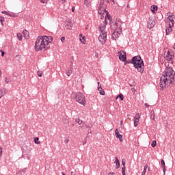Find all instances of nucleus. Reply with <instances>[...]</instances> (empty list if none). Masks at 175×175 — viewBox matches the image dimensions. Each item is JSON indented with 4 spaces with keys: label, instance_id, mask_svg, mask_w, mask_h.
Returning <instances> with one entry per match:
<instances>
[{
    "label": "nucleus",
    "instance_id": "f257e3e1",
    "mask_svg": "<svg viewBox=\"0 0 175 175\" xmlns=\"http://www.w3.org/2000/svg\"><path fill=\"white\" fill-rule=\"evenodd\" d=\"M173 57H174V53L172 51H168L164 53V58L167 62L165 63V69L160 79L159 85L161 88L169 87V85L172 84L174 80L175 72L173 68L170 66V65H173Z\"/></svg>",
    "mask_w": 175,
    "mask_h": 175
},
{
    "label": "nucleus",
    "instance_id": "f03ea898",
    "mask_svg": "<svg viewBox=\"0 0 175 175\" xmlns=\"http://www.w3.org/2000/svg\"><path fill=\"white\" fill-rule=\"evenodd\" d=\"M51 42H53L52 36H38L35 42L34 49L36 51H43V50H49V44L51 43Z\"/></svg>",
    "mask_w": 175,
    "mask_h": 175
},
{
    "label": "nucleus",
    "instance_id": "7ed1b4c3",
    "mask_svg": "<svg viewBox=\"0 0 175 175\" xmlns=\"http://www.w3.org/2000/svg\"><path fill=\"white\" fill-rule=\"evenodd\" d=\"M130 62L134 65V68L137 69V72L139 73L144 72V62L140 55L133 57Z\"/></svg>",
    "mask_w": 175,
    "mask_h": 175
},
{
    "label": "nucleus",
    "instance_id": "20e7f679",
    "mask_svg": "<svg viewBox=\"0 0 175 175\" xmlns=\"http://www.w3.org/2000/svg\"><path fill=\"white\" fill-rule=\"evenodd\" d=\"M106 29V23H102L100 24L98 27V31L100 32V35L98 36V41L101 44H104L106 43V40H107V32L105 31Z\"/></svg>",
    "mask_w": 175,
    "mask_h": 175
},
{
    "label": "nucleus",
    "instance_id": "39448f33",
    "mask_svg": "<svg viewBox=\"0 0 175 175\" xmlns=\"http://www.w3.org/2000/svg\"><path fill=\"white\" fill-rule=\"evenodd\" d=\"M112 29H113V32L112 33L111 39L113 40H117L118 38H120V36L122 33V29H121V27L118 25V23H116L111 26Z\"/></svg>",
    "mask_w": 175,
    "mask_h": 175
},
{
    "label": "nucleus",
    "instance_id": "423d86ee",
    "mask_svg": "<svg viewBox=\"0 0 175 175\" xmlns=\"http://www.w3.org/2000/svg\"><path fill=\"white\" fill-rule=\"evenodd\" d=\"M75 100L76 102L79 103V105H82L83 106H85L86 101H85V96L83 95V93L79 92H77L75 95Z\"/></svg>",
    "mask_w": 175,
    "mask_h": 175
},
{
    "label": "nucleus",
    "instance_id": "0eeeda50",
    "mask_svg": "<svg viewBox=\"0 0 175 175\" xmlns=\"http://www.w3.org/2000/svg\"><path fill=\"white\" fill-rule=\"evenodd\" d=\"M118 56L119 57V59L120 61H122V62L126 61V53H125V51H124L123 50L118 52Z\"/></svg>",
    "mask_w": 175,
    "mask_h": 175
},
{
    "label": "nucleus",
    "instance_id": "6e6552de",
    "mask_svg": "<svg viewBox=\"0 0 175 175\" xmlns=\"http://www.w3.org/2000/svg\"><path fill=\"white\" fill-rule=\"evenodd\" d=\"M154 27H155V21L154 20V18H150L148 21V28H149V29H151V28H154Z\"/></svg>",
    "mask_w": 175,
    "mask_h": 175
},
{
    "label": "nucleus",
    "instance_id": "1a4fd4ad",
    "mask_svg": "<svg viewBox=\"0 0 175 175\" xmlns=\"http://www.w3.org/2000/svg\"><path fill=\"white\" fill-rule=\"evenodd\" d=\"M73 27V22L70 19H68L66 21V28L67 29H72V27Z\"/></svg>",
    "mask_w": 175,
    "mask_h": 175
},
{
    "label": "nucleus",
    "instance_id": "9d476101",
    "mask_svg": "<svg viewBox=\"0 0 175 175\" xmlns=\"http://www.w3.org/2000/svg\"><path fill=\"white\" fill-rule=\"evenodd\" d=\"M115 135H116L117 139H119L120 142L122 143V135L120 134V131H118V129H116L115 131Z\"/></svg>",
    "mask_w": 175,
    "mask_h": 175
},
{
    "label": "nucleus",
    "instance_id": "9b49d317",
    "mask_svg": "<svg viewBox=\"0 0 175 175\" xmlns=\"http://www.w3.org/2000/svg\"><path fill=\"white\" fill-rule=\"evenodd\" d=\"M1 13H3V14H6V16H9V17H16V14L10 11H3Z\"/></svg>",
    "mask_w": 175,
    "mask_h": 175
},
{
    "label": "nucleus",
    "instance_id": "f8f14e48",
    "mask_svg": "<svg viewBox=\"0 0 175 175\" xmlns=\"http://www.w3.org/2000/svg\"><path fill=\"white\" fill-rule=\"evenodd\" d=\"M174 27V20L168 21L166 27L172 29Z\"/></svg>",
    "mask_w": 175,
    "mask_h": 175
},
{
    "label": "nucleus",
    "instance_id": "ddd939ff",
    "mask_svg": "<svg viewBox=\"0 0 175 175\" xmlns=\"http://www.w3.org/2000/svg\"><path fill=\"white\" fill-rule=\"evenodd\" d=\"M106 12H107V11H106V8H105V7L99 6L98 11L99 14H105V13H106Z\"/></svg>",
    "mask_w": 175,
    "mask_h": 175
},
{
    "label": "nucleus",
    "instance_id": "4468645a",
    "mask_svg": "<svg viewBox=\"0 0 175 175\" xmlns=\"http://www.w3.org/2000/svg\"><path fill=\"white\" fill-rule=\"evenodd\" d=\"M99 84H100V83L98 82V92H99L100 95H105V91L102 88V86L99 85Z\"/></svg>",
    "mask_w": 175,
    "mask_h": 175
},
{
    "label": "nucleus",
    "instance_id": "2eb2a0df",
    "mask_svg": "<svg viewBox=\"0 0 175 175\" xmlns=\"http://www.w3.org/2000/svg\"><path fill=\"white\" fill-rule=\"evenodd\" d=\"M161 166L163 167V174L165 175L166 174V167L165 165V160L161 159Z\"/></svg>",
    "mask_w": 175,
    "mask_h": 175
},
{
    "label": "nucleus",
    "instance_id": "dca6fc26",
    "mask_svg": "<svg viewBox=\"0 0 175 175\" xmlns=\"http://www.w3.org/2000/svg\"><path fill=\"white\" fill-rule=\"evenodd\" d=\"M107 20L109 21H111V16L109 15V12H107V15L105 16V22H103V23H105V24H107Z\"/></svg>",
    "mask_w": 175,
    "mask_h": 175
},
{
    "label": "nucleus",
    "instance_id": "f3484780",
    "mask_svg": "<svg viewBox=\"0 0 175 175\" xmlns=\"http://www.w3.org/2000/svg\"><path fill=\"white\" fill-rule=\"evenodd\" d=\"M23 36L25 39H29V31L27 30H23Z\"/></svg>",
    "mask_w": 175,
    "mask_h": 175
},
{
    "label": "nucleus",
    "instance_id": "a211bd4d",
    "mask_svg": "<svg viewBox=\"0 0 175 175\" xmlns=\"http://www.w3.org/2000/svg\"><path fill=\"white\" fill-rule=\"evenodd\" d=\"M72 73H73V68L69 67L66 72V75L69 77L72 75Z\"/></svg>",
    "mask_w": 175,
    "mask_h": 175
},
{
    "label": "nucleus",
    "instance_id": "6ab92c4d",
    "mask_svg": "<svg viewBox=\"0 0 175 175\" xmlns=\"http://www.w3.org/2000/svg\"><path fill=\"white\" fill-rule=\"evenodd\" d=\"M79 40L83 44H85V37L83 36V34L79 35Z\"/></svg>",
    "mask_w": 175,
    "mask_h": 175
},
{
    "label": "nucleus",
    "instance_id": "aec40b11",
    "mask_svg": "<svg viewBox=\"0 0 175 175\" xmlns=\"http://www.w3.org/2000/svg\"><path fill=\"white\" fill-rule=\"evenodd\" d=\"M158 10V7L157 5H152L151 6V12L152 13H155Z\"/></svg>",
    "mask_w": 175,
    "mask_h": 175
},
{
    "label": "nucleus",
    "instance_id": "412c9836",
    "mask_svg": "<svg viewBox=\"0 0 175 175\" xmlns=\"http://www.w3.org/2000/svg\"><path fill=\"white\" fill-rule=\"evenodd\" d=\"M115 162L116 165V169H118V167H120V160L118 159V157L115 158Z\"/></svg>",
    "mask_w": 175,
    "mask_h": 175
},
{
    "label": "nucleus",
    "instance_id": "4be33fe9",
    "mask_svg": "<svg viewBox=\"0 0 175 175\" xmlns=\"http://www.w3.org/2000/svg\"><path fill=\"white\" fill-rule=\"evenodd\" d=\"M172 31H173V29L170 27H166V29H165L166 35H170V32H172Z\"/></svg>",
    "mask_w": 175,
    "mask_h": 175
},
{
    "label": "nucleus",
    "instance_id": "5701e85b",
    "mask_svg": "<svg viewBox=\"0 0 175 175\" xmlns=\"http://www.w3.org/2000/svg\"><path fill=\"white\" fill-rule=\"evenodd\" d=\"M84 3L87 8H90V6H91V1L90 0H85Z\"/></svg>",
    "mask_w": 175,
    "mask_h": 175
},
{
    "label": "nucleus",
    "instance_id": "b1692460",
    "mask_svg": "<svg viewBox=\"0 0 175 175\" xmlns=\"http://www.w3.org/2000/svg\"><path fill=\"white\" fill-rule=\"evenodd\" d=\"M12 79L10 77H5V83L6 84H9V83H11Z\"/></svg>",
    "mask_w": 175,
    "mask_h": 175
},
{
    "label": "nucleus",
    "instance_id": "393cba45",
    "mask_svg": "<svg viewBox=\"0 0 175 175\" xmlns=\"http://www.w3.org/2000/svg\"><path fill=\"white\" fill-rule=\"evenodd\" d=\"M75 122H77V124H79V125H81V124H83V120H80V118H77L75 119Z\"/></svg>",
    "mask_w": 175,
    "mask_h": 175
},
{
    "label": "nucleus",
    "instance_id": "a878e982",
    "mask_svg": "<svg viewBox=\"0 0 175 175\" xmlns=\"http://www.w3.org/2000/svg\"><path fill=\"white\" fill-rule=\"evenodd\" d=\"M0 23L2 25V27H3V23H5V17L0 16Z\"/></svg>",
    "mask_w": 175,
    "mask_h": 175
},
{
    "label": "nucleus",
    "instance_id": "bb28decb",
    "mask_svg": "<svg viewBox=\"0 0 175 175\" xmlns=\"http://www.w3.org/2000/svg\"><path fill=\"white\" fill-rule=\"evenodd\" d=\"M17 38H18V40H20V41L23 40V34H21V33H18Z\"/></svg>",
    "mask_w": 175,
    "mask_h": 175
},
{
    "label": "nucleus",
    "instance_id": "cd10ccee",
    "mask_svg": "<svg viewBox=\"0 0 175 175\" xmlns=\"http://www.w3.org/2000/svg\"><path fill=\"white\" fill-rule=\"evenodd\" d=\"M37 75L38 77H42V76L43 75V71L42 70H38L37 72Z\"/></svg>",
    "mask_w": 175,
    "mask_h": 175
},
{
    "label": "nucleus",
    "instance_id": "c85d7f7f",
    "mask_svg": "<svg viewBox=\"0 0 175 175\" xmlns=\"http://www.w3.org/2000/svg\"><path fill=\"white\" fill-rule=\"evenodd\" d=\"M34 143L36 144H40V142H39V137H35L34 138Z\"/></svg>",
    "mask_w": 175,
    "mask_h": 175
},
{
    "label": "nucleus",
    "instance_id": "c756f323",
    "mask_svg": "<svg viewBox=\"0 0 175 175\" xmlns=\"http://www.w3.org/2000/svg\"><path fill=\"white\" fill-rule=\"evenodd\" d=\"M139 125V120L137 119H134V126H137Z\"/></svg>",
    "mask_w": 175,
    "mask_h": 175
},
{
    "label": "nucleus",
    "instance_id": "7c9ffc66",
    "mask_svg": "<svg viewBox=\"0 0 175 175\" xmlns=\"http://www.w3.org/2000/svg\"><path fill=\"white\" fill-rule=\"evenodd\" d=\"M4 91L5 90L3 89H0V99H1V98H2V96H3Z\"/></svg>",
    "mask_w": 175,
    "mask_h": 175
},
{
    "label": "nucleus",
    "instance_id": "2f4dec72",
    "mask_svg": "<svg viewBox=\"0 0 175 175\" xmlns=\"http://www.w3.org/2000/svg\"><path fill=\"white\" fill-rule=\"evenodd\" d=\"M118 98H120L121 100H124V95H123L122 94H120L117 96L116 99H117Z\"/></svg>",
    "mask_w": 175,
    "mask_h": 175
},
{
    "label": "nucleus",
    "instance_id": "473e14b6",
    "mask_svg": "<svg viewBox=\"0 0 175 175\" xmlns=\"http://www.w3.org/2000/svg\"><path fill=\"white\" fill-rule=\"evenodd\" d=\"M134 120H140V113H137L134 118Z\"/></svg>",
    "mask_w": 175,
    "mask_h": 175
},
{
    "label": "nucleus",
    "instance_id": "72a5a7b5",
    "mask_svg": "<svg viewBox=\"0 0 175 175\" xmlns=\"http://www.w3.org/2000/svg\"><path fill=\"white\" fill-rule=\"evenodd\" d=\"M151 119L153 120V121H155V114L154 113V112H153V113H152V112H151Z\"/></svg>",
    "mask_w": 175,
    "mask_h": 175
},
{
    "label": "nucleus",
    "instance_id": "f704fd0d",
    "mask_svg": "<svg viewBox=\"0 0 175 175\" xmlns=\"http://www.w3.org/2000/svg\"><path fill=\"white\" fill-rule=\"evenodd\" d=\"M151 146L152 147H155L157 146V141H152Z\"/></svg>",
    "mask_w": 175,
    "mask_h": 175
},
{
    "label": "nucleus",
    "instance_id": "c9c22d12",
    "mask_svg": "<svg viewBox=\"0 0 175 175\" xmlns=\"http://www.w3.org/2000/svg\"><path fill=\"white\" fill-rule=\"evenodd\" d=\"M122 174L126 175L125 174V166L122 167Z\"/></svg>",
    "mask_w": 175,
    "mask_h": 175
},
{
    "label": "nucleus",
    "instance_id": "e433bc0d",
    "mask_svg": "<svg viewBox=\"0 0 175 175\" xmlns=\"http://www.w3.org/2000/svg\"><path fill=\"white\" fill-rule=\"evenodd\" d=\"M64 143H65V144H68V143H69V138L68 137L65 138Z\"/></svg>",
    "mask_w": 175,
    "mask_h": 175
},
{
    "label": "nucleus",
    "instance_id": "4c0bfd02",
    "mask_svg": "<svg viewBox=\"0 0 175 175\" xmlns=\"http://www.w3.org/2000/svg\"><path fill=\"white\" fill-rule=\"evenodd\" d=\"M103 3H105V0H100L99 6H103Z\"/></svg>",
    "mask_w": 175,
    "mask_h": 175
},
{
    "label": "nucleus",
    "instance_id": "58836bf2",
    "mask_svg": "<svg viewBox=\"0 0 175 175\" xmlns=\"http://www.w3.org/2000/svg\"><path fill=\"white\" fill-rule=\"evenodd\" d=\"M167 18H168V21H172V20H173V16H172V15H170L168 17H167Z\"/></svg>",
    "mask_w": 175,
    "mask_h": 175
},
{
    "label": "nucleus",
    "instance_id": "ea45409f",
    "mask_svg": "<svg viewBox=\"0 0 175 175\" xmlns=\"http://www.w3.org/2000/svg\"><path fill=\"white\" fill-rule=\"evenodd\" d=\"M41 3H47V0H40Z\"/></svg>",
    "mask_w": 175,
    "mask_h": 175
},
{
    "label": "nucleus",
    "instance_id": "a19ab883",
    "mask_svg": "<svg viewBox=\"0 0 175 175\" xmlns=\"http://www.w3.org/2000/svg\"><path fill=\"white\" fill-rule=\"evenodd\" d=\"M60 40H61V42H65V37H62V38H60Z\"/></svg>",
    "mask_w": 175,
    "mask_h": 175
},
{
    "label": "nucleus",
    "instance_id": "79ce46f5",
    "mask_svg": "<svg viewBox=\"0 0 175 175\" xmlns=\"http://www.w3.org/2000/svg\"><path fill=\"white\" fill-rule=\"evenodd\" d=\"M85 144H87V139H85L83 142V145L84 146Z\"/></svg>",
    "mask_w": 175,
    "mask_h": 175
},
{
    "label": "nucleus",
    "instance_id": "37998d69",
    "mask_svg": "<svg viewBox=\"0 0 175 175\" xmlns=\"http://www.w3.org/2000/svg\"><path fill=\"white\" fill-rule=\"evenodd\" d=\"M2 157V147L0 146V158Z\"/></svg>",
    "mask_w": 175,
    "mask_h": 175
},
{
    "label": "nucleus",
    "instance_id": "c03bdc74",
    "mask_svg": "<svg viewBox=\"0 0 175 175\" xmlns=\"http://www.w3.org/2000/svg\"><path fill=\"white\" fill-rule=\"evenodd\" d=\"M1 53V57H3V55H5V52L2 50H0Z\"/></svg>",
    "mask_w": 175,
    "mask_h": 175
},
{
    "label": "nucleus",
    "instance_id": "a18cd8bd",
    "mask_svg": "<svg viewBox=\"0 0 175 175\" xmlns=\"http://www.w3.org/2000/svg\"><path fill=\"white\" fill-rule=\"evenodd\" d=\"M70 175H76V173L75 172L72 171L70 172Z\"/></svg>",
    "mask_w": 175,
    "mask_h": 175
},
{
    "label": "nucleus",
    "instance_id": "49530a36",
    "mask_svg": "<svg viewBox=\"0 0 175 175\" xmlns=\"http://www.w3.org/2000/svg\"><path fill=\"white\" fill-rule=\"evenodd\" d=\"M72 13L75 12V6L72 7V9H71Z\"/></svg>",
    "mask_w": 175,
    "mask_h": 175
},
{
    "label": "nucleus",
    "instance_id": "de8ad7c7",
    "mask_svg": "<svg viewBox=\"0 0 175 175\" xmlns=\"http://www.w3.org/2000/svg\"><path fill=\"white\" fill-rule=\"evenodd\" d=\"M145 106H146V107H150V105H148V103H145Z\"/></svg>",
    "mask_w": 175,
    "mask_h": 175
},
{
    "label": "nucleus",
    "instance_id": "09e8293b",
    "mask_svg": "<svg viewBox=\"0 0 175 175\" xmlns=\"http://www.w3.org/2000/svg\"><path fill=\"white\" fill-rule=\"evenodd\" d=\"M82 126H85V128H87V124H85V123H83Z\"/></svg>",
    "mask_w": 175,
    "mask_h": 175
},
{
    "label": "nucleus",
    "instance_id": "8fccbe9b",
    "mask_svg": "<svg viewBox=\"0 0 175 175\" xmlns=\"http://www.w3.org/2000/svg\"><path fill=\"white\" fill-rule=\"evenodd\" d=\"M2 76V71L0 69V77Z\"/></svg>",
    "mask_w": 175,
    "mask_h": 175
},
{
    "label": "nucleus",
    "instance_id": "3c124183",
    "mask_svg": "<svg viewBox=\"0 0 175 175\" xmlns=\"http://www.w3.org/2000/svg\"><path fill=\"white\" fill-rule=\"evenodd\" d=\"M122 163L123 167H124V166H125V162L122 161Z\"/></svg>",
    "mask_w": 175,
    "mask_h": 175
},
{
    "label": "nucleus",
    "instance_id": "603ef678",
    "mask_svg": "<svg viewBox=\"0 0 175 175\" xmlns=\"http://www.w3.org/2000/svg\"><path fill=\"white\" fill-rule=\"evenodd\" d=\"M63 3H65V2H66V0H62Z\"/></svg>",
    "mask_w": 175,
    "mask_h": 175
},
{
    "label": "nucleus",
    "instance_id": "864d4df0",
    "mask_svg": "<svg viewBox=\"0 0 175 175\" xmlns=\"http://www.w3.org/2000/svg\"><path fill=\"white\" fill-rule=\"evenodd\" d=\"M86 128L88 129L91 128V126L86 125Z\"/></svg>",
    "mask_w": 175,
    "mask_h": 175
},
{
    "label": "nucleus",
    "instance_id": "5fc2aeb1",
    "mask_svg": "<svg viewBox=\"0 0 175 175\" xmlns=\"http://www.w3.org/2000/svg\"><path fill=\"white\" fill-rule=\"evenodd\" d=\"M85 29H88V25L85 26Z\"/></svg>",
    "mask_w": 175,
    "mask_h": 175
},
{
    "label": "nucleus",
    "instance_id": "6e6d98bb",
    "mask_svg": "<svg viewBox=\"0 0 175 175\" xmlns=\"http://www.w3.org/2000/svg\"><path fill=\"white\" fill-rule=\"evenodd\" d=\"M173 49L175 50V44L173 46Z\"/></svg>",
    "mask_w": 175,
    "mask_h": 175
},
{
    "label": "nucleus",
    "instance_id": "4d7b16f0",
    "mask_svg": "<svg viewBox=\"0 0 175 175\" xmlns=\"http://www.w3.org/2000/svg\"><path fill=\"white\" fill-rule=\"evenodd\" d=\"M62 175H66V174H65V173H64V172H62Z\"/></svg>",
    "mask_w": 175,
    "mask_h": 175
},
{
    "label": "nucleus",
    "instance_id": "13d9d810",
    "mask_svg": "<svg viewBox=\"0 0 175 175\" xmlns=\"http://www.w3.org/2000/svg\"><path fill=\"white\" fill-rule=\"evenodd\" d=\"M120 125H122V120L120 122Z\"/></svg>",
    "mask_w": 175,
    "mask_h": 175
},
{
    "label": "nucleus",
    "instance_id": "bf43d9fd",
    "mask_svg": "<svg viewBox=\"0 0 175 175\" xmlns=\"http://www.w3.org/2000/svg\"><path fill=\"white\" fill-rule=\"evenodd\" d=\"M112 2H114V0H111Z\"/></svg>",
    "mask_w": 175,
    "mask_h": 175
},
{
    "label": "nucleus",
    "instance_id": "052dcab7",
    "mask_svg": "<svg viewBox=\"0 0 175 175\" xmlns=\"http://www.w3.org/2000/svg\"><path fill=\"white\" fill-rule=\"evenodd\" d=\"M96 57H98V54L96 55Z\"/></svg>",
    "mask_w": 175,
    "mask_h": 175
}]
</instances>
